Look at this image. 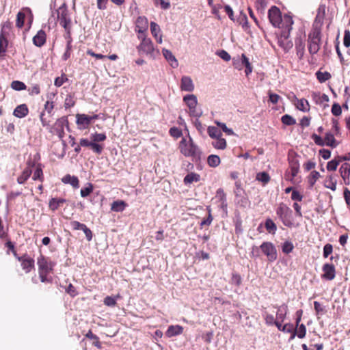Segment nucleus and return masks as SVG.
<instances>
[{
	"label": "nucleus",
	"instance_id": "nucleus-22",
	"mask_svg": "<svg viewBox=\"0 0 350 350\" xmlns=\"http://www.w3.org/2000/svg\"><path fill=\"white\" fill-rule=\"evenodd\" d=\"M148 27V21L145 16H139L136 20V28L139 33H144Z\"/></svg>",
	"mask_w": 350,
	"mask_h": 350
},
{
	"label": "nucleus",
	"instance_id": "nucleus-19",
	"mask_svg": "<svg viewBox=\"0 0 350 350\" xmlns=\"http://www.w3.org/2000/svg\"><path fill=\"white\" fill-rule=\"evenodd\" d=\"M297 55L299 59H301L305 53V40L301 37L296 38L295 40Z\"/></svg>",
	"mask_w": 350,
	"mask_h": 350
},
{
	"label": "nucleus",
	"instance_id": "nucleus-32",
	"mask_svg": "<svg viewBox=\"0 0 350 350\" xmlns=\"http://www.w3.org/2000/svg\"><path fill=\"white\" fill-rule=\"evenodd\" d=\"M126 206V204L123 200H116L113 202L111 206V210L114 212H122Z\"/></svg>",
	"mask_w": 350,
	"mask_h": 350
},
{
	"label": "nucleus",
	"instance_id": "nucleus-33",
	"mask_svg": "<svg viewBox=\"0 0 350 350\" xmlns=\"http://www.w3.org/2000/svg\"><path fill=\"white\" fill-rule=\"evenodd\" d=\"M325 145L332 148H336L338 143L336 142L334 135L331 133H327L325 136Z\"/></svg>",
	"mask_w": 350,
	"mask_h": 350
},
{
	"label": "nucleus",
	"instance_id": "nucleus-1",
	"mask_svg": "<svg viewBox=\"0 0 350 350\" xmlns=\"http://www.w3.org/2000/svg\"><path fill=\"white\" fill-rule=\"evenodd\" d=\"M268 17L273 27L284 29L282 34L285 38H287L293 24L292 18L287 15L282 18L280 10L276 6H272L269 10Z\"/></svg>",
	"mask_w": 350,
	"mask_h": 350
},
{
	"label": "nucleus",
	"instance_id": "nucleus-15",
	"mask_svg": "<svg viewBox=\"0 0 350 350\" xmlns=\"http://www.w3.org/2000/svg\"><path fill=\"white\" fill-rule=\"evenodd\" d=\"M322 271L323 272L321 276L322 278L326 280H332L334 279L336 276V269L334 265L329 263L324 264L322 267Z\"/></svg>",
	"mask_w": 350,
	"mask_h": 350
},
{
	"label": "nucleus",
	"instance_id": "nucleus-6",
	"mask_svg": "<svg viewBox=\"0 0 350 350\" xmlns=\"http://www.w3.org/2000/svg\"><path fill=\"white\" fill-rule=\"evenodd\" d=\"M64 126L68 129V120L66 116H62L57 120L53 127L51 128V133L56 134L60 139L64 137Z\"/></svg>",
	"mask_w": 350,
	"mask_h": 350
},
{
	"label": "nucleus",
	"instance_id": "nucleus-53",
	"mask_svg": "<svg viewBox=\"0 0 350 350\" xmlns=\"http://www.w3.org/2000/svg\"><path fill=\"white\" fill-rule=\"evenodd\" d=\"M238 22L239 23L240 25H242L243 28L246 29L249 27L247 16L242 12L240 13V16L238 18Z\"/></svg>",
	"mask_w": 350,
	"mask_h": 350
},
{
	"label": "nucleus",
	"instance_id": "nucleus-12",
	"mask_svg": "<svg viewBox=\"0 0 350 350\" xmlns=\"http://www.w3.org/2000/svg\"><path fill=\"white\" fill-rule=\"evenodd\" d=\"M138 52L146 55H152L154 51L153 43L150 39L144 38L137 46Z\"/></svg>",
	"mask_w": 350,
	"mask_h": 350
},
{
	"label": "nucleus",
	"instance_id": "nucleus-62",
	"mask_svg": "<svg viewBox=\"0 0 350 350\" xmlns=\"http://www.w3.org/2000/svg\"><path fill=\"white\" fill-rule=\"evenodd\" d=\"M332 113L335 116H338L342 113V109L339 104L334 103L332 107Z\"/></svg>",
	"mask_w": 350,
	"mask_h": 350
},
{
	"label": "nucleus",
	"instance_id": "nucleus-14",
	"mask_svg": "<svg viewBox=\"0 0 350 350\" xmlns=\"http://www.w3.org/2000/svg\"><path fill=\"white\" fill-rule=\"evenodd\" d=\"M79 144L83 147H90L93 152L98 154H101L103 150L102 145L93 142L92 139L90 141L86 138H82L80 139Z\"/></svg>",
	"mask_w": 350,
	"mask_h": 350
},
{
	"label": "nucleus",
	"instance_id": "nucleus-38",
	"mask_svg": "<svg viewBox=\"0 0 350 350\" xmlns=\"http://www.w3.org/2000/svg\"><path fill=\"white\" fill-rule=\"evenodd\" d=\"M265 227L269 233L273 234H274L277 230V226L275 224L270 218L266 219L265 223Z\"/></svg>",
	"mask_w": 350,
	"mask_h": 350
},
{
	"label": "nucleus",
	"instance_id": "nucleus-51",
	"mask_svg": "<svg viewBox=\"0 0 350 350\" xmlns=\"http://www.w3.org/2000/svg\"><path fill=\"white\" fill-rule=\"evenodd\" d=\"M93 191V185L92 183H88V186L81 189V196L83 198L88 196Z\"/></svg>",
	"mask_w": 350,
	"mask_h": 350
},
{
	"label": "nucleus",
	"instance_id": "nucleus-58",
	"mask_svg": "<svg viewBox=\"0 0 350 350\" xmlns=\"http://www.w3.org/2000/svg\"><path fill=\"white\" fill-rule=\"evenodd\" d=\"M278 329L283 332L290 333L293 332L294 327L293 325L291 323H286L284 325L281 324V327Z\"/></svg>",
	"mask_w": 350,
	"mask_h": 350
},
{
	"label": "nucleus",
	"instance_id": "nucleus-27",
	"mask_svg": "<svg viewBox=\"0 0 350 350\" xmlns=\"http://www.w3.org/2000/svg\"><path fill=\"white\" fill-rule=\"evenodd\" d=\"M183 101L185 103L189 109L197 107L198 99L194 94H187L183 97Z\"/></svg>",
	"mask_w": 350,
	"mask_h": 350
},
{
	"label": "nucleus",
	"instance_id": "nucleus-31",
	"mask_svg": "<svg viewBox=\"0 0 350 350\" xmlns=\"http://www.w3.org/2000/svg\"><path fill=\"white\" fill-rule=\"evenodd\" d=\"M297 99V103H295L296 107L299 111L303 112H308L310 110V105L308 101L305 98Z\"/></svg>",
	"mask_w": 350,
	"mask_h": 350
},
{
	"label": "nucleus",
	"instance_id": "nucleus-61",
	"mask_svg": "<svg viewBox=\"0 0 350 350\" xmlns=\"http://www.w3.org/2000/svg\"><path fill=\"white\" fill-rule=\"evenodd\" d=\"M333 252L332 245L329 243H327L323 247V256L324 258H327L329 255H330Z\"/></svg>",
	"mask_w": 350,
	"mask_h": 350
},
{
	"label": "nucleus",
	"instance_id": "nucleus-40",
	"mask_svg": "<svg viewBox=\"0 0 350 350\" xmlns=\"http://www.w3.org/2000/svg\"><path fill=\"white\" fill-rule=\"evenodd\" d=\"M256 179L263 184H267L270 180V176L267 172H262L256 174Z\"/></svg>",
	"mask_w": 350,
	"mask_h": 350
},
{
	"label": "nucleus",
	"instance_id": "nucleus-60",
	"mask_svg": "<svg viewBox=\"0 0 350 350\" xmlns=\"http://www.w3.org/2000/svg\"><path fill=\"white\" fill-rule=\"evenodd\" d=\"M343 44L347 48H349L350 46V31L349 29L345 30Z\"/></svg>",
	"mask_w": 350,
	"mask_h": 350
},
{
	"label": "nucleus",
	"instance_id": "nucleus-56",
	"mask_svg": "<svg viewBox=\"0 0 350 350\" xmlns=\"http://www.w3.org/2000/svg\"><path fill=\"white\" fill-rule=\"evenodd\" d=\"M325 186L332 191H335L336 189V180L330 176L329 180H326Z\"/></svg>",
	"mask_w": 350,
	"mask_h": 350
},
{
	"label": "nucleus",
	"instance_id": "nucleus-16",
	"mask_svg": "<svg viewBox=\"0 0 350 350\" xmlns=\"http://www.w3.org/2000/svg\"><path fill=\"white\" fill-rule=\"evenodd\" d=\"M27 164V167L23 171L21 175L17 178V183L18 184H24L32 173L31 167L34 166V163L31 161H28Z\"/></svg>",
	"mask_w": 350,
	"mask_h": 350
},
{
	"label": "nucleus",
	"instance_id": "nucleus-54",
	"mask_svg": "<svg viewBox=\"0 0 350 350\" xmlns=\"http://www.w3.org/2000/svg\"><path fill=\"white\" fill-rule=\"evenodd\" d=\"M243 57L241 56V57H237V58H233L232 59V64L234 67L240 70L242 69L243 66Z\"/></svg>",
	"mask_w": 350,
	"mask_h": 350
},
{
	"label": "nucleus",
	"instance_id": "nucleus-49",
	"mask_svg": "<svg viewBox=\"0 0 350 350\" xmlns=\"http://www.w3.org/2000/svg\"><path fill=\"white\" fill-rule=\"evenodd\" d=\"M150 31H151L152 35L155 38H157V37L161 31V29L158 24L152 21V22H150Z\"/></svg>",
	"mask_w": 350,
	"mask_h": 350
},
{
	"label": "nucleus",
	"instance_id": "nucleus-5",
	"mask_svg": "<svg viewBox=\"0 0 350 350\" xmlns=\"http://www.w3.org/2000/svg\"><path fill=\"white\" fill-rule=\"evenodd\" d=\"M11 29L10 23H4L1 29L0 33V57H4L8 46V40L7 36Z\"/></svg>",
	"mask_w": 350,
	"mask_h": 350
},
{
	"label": "nucleus",
	"instance_id": "nucleus-36",
	"mask_svg": "<svg viewBox=\"0 0 350 350\" xmlns=\"http://www.w3.org/2000/svg\"><path fill=\"white\" fill-rule=\"evenodd\" d=\"M215 139V140L212 142V146L215 148L224 150L226 148V141L224 138L221 137V136Z\"/></svg>",
	"mask_w": 350,
	"mask_h": 350
},
{
	"label": "nucleus",
	"instance_id": "nucleus-41",
	"mask_svg": "<svg viewBox=\"0 0 350 350\" xmlns=\"http://www.w3.org/2000/svg\"><path fill=\"white\" fill-rule=\"evenodd\" d=\"M106 138H107V136L105 133H95L91 134V135H90V139L92 140V142L94 143H97V144L98 142L105 141L106 139Z\"/></svg>",
	"mask_w": 350,
	"mask_h": 350
},
{
	"label": "nucleus",
	"instance_id": "nucleus-8",
	"mask_svg": "<svg viewBox=\"0 0 350 350\" xmlns=\"http://www.w3.org/2000/svg\"><path fill=\"white\" fill-rule=\"evenodd\" d=\"M38 273H49L53 269L55 262L49 260L46 257L40 255L37 260Z\"/></svg>",
	"mask_w": 350,
	"mask_h": 350
},
{
	"label": "nucleus",
	"instance_id": "nucleus-59",
	"mask_svg": "<svg viewBox=\"0 0 350 350\" xmlns=\"http://www.w3.org/2000/svg\"><path fill=\"white\" fill-rule=\"evenodd\" d=\"M297 331V336L299 338H303L305 337L306 334V327L304 324H301Z\"/></svg>",
	"mask_w": 350,
	"mask_h": 350
},
{
	"label": "nucleus",
	"instance_id": "nucleus-25",
	"mask_svg": "<svg viewBox=\"0 0 350 350\" xmlns=\"http://www.w3.org/2000/svg\"><path fill=\"white\" fill-rule=\"evenodd\" d=\"M162 53L164 57L170 64L172 67L176 68L178 66L177 59L170 50L163 49Z\"/></svg>",
	"mask_w": 350,
	"mask_h": 350
},
{
	"label": "nucleus",
	"instance_id": "nucleus-21",
	"mask_svg": "<svg viewBox=\"0 0 350 350\" xmlns=\"http://www.w3.org/2000/svg\"><path fill=\"white\" fill-rule=\"evenodd\" d=\"M29 113V109L26 104L18 105L14 110L13 115L18 118H25Z\"/></svg>",
	"mask_w": 350,
	"mask_h": 350
},
{
	"label": "nucleus",
	"instance_id": "nucleus-43",
	"mask_svg": "<svg viewBox=\"0 0 350 350\" xmlns=\"http://www.w3.org/2000/svg\"><path fill=\"white\" fill-rule=\"evenodd\" d=\"M294 249V245L291 241H286L282 245V250L284 254L291 253Z\"/></svg>",
	"mask_w": 350,
	"mask_h": 350
},
{
	"label": "nucleus",
	"instance_id": "nucleus-18",
	"mask_svg": "<svg viewBox=\"0 0 350 350\" xmlns=\"http://www.w3.org/2000/svg\"><path fill=\"white\" fill-rule=\"evenodd\" d=\"M312 97L317 105H323V103H325L323 105V108H326L327 107H328V104L327 103L329 102V98L327 94H321L320 92H313L312 94Z\"/></svg>",
	"mask_w": 350,
	"mask_h": 350
},
{
	"label": "nucleus",
	"instance_id": "nucleus-46",
	"mask_svg": "<svg viewBox=\"0 0 350 350\" xmlns=\"http://www.w3.org/2000/svg\"><path fill=\"white\" fill-rule=\"evenodd\" d=\"M242 57H243V66H245V73L246 76H248L252 72V66L245 54H242Z\"/></svg>",
	"mask_w": 350,
	"mask_h": 350
},
{
	"label": "nucleus",
	"instance_id": "nucleus-45",
	"mask_svg": "<svg viewBox=\"0 0 350 350\" xmlns=\"http://www.w3.org/2000/svg\"><path fill=\"white\" fill-rule=\"evenodd\" d=\"M215 124L222 129V131L226 133L228 135H234V133L232 129H229L227 127L226 124L225 123L215 121Z\"/></svg>",
	"mask_w": 350,
	"mask_h": 350
},
{
	"label": "nucleus",
	"instance_id": "nucleus-64",
	"mask_svg": "<svg viewBox=\"0 0 350 350\" xmlns=\"http://www.w3.org/2000/svg\"><path fill=\"white\" fill-rule=\"evenodd\" d=\"M216 198L218 199L219 202H222L227 200L226 195L223 189L219 188L216 191Z\"/></svg>",
	"mask_w": 350,
	"mask_h": 350
},
{
	"label": "nucleus",
	"instance_id": "nucleus-28",
	"mask_svg": "<svg viewBox=\"0 0 350 350\" xmlns=\"http://www.w3.org/2000/svg\"><path fill=\"white\" fill-rule=\"evenodd\" d=\"M263 317L265 319V323L267 325H275L277 328H280L281 327V322L277 321L273 314L265 312L263 314Z\"/></svg>",
	"mask_w": 350,
	"mask_h": 350
},
{
	"label": "nucleus",
	"instance_id": "nucleus-10",
	"mask_svg": "<svg viewBox=\"0 0 350 350\" xmlns=\"http://www.w3.org/2000/svg\"><path fill=\"white\" fill-rule=\"evenodd\" d=\"M234 203L237 206L241 208H246L250 206V201L248 196L246 194L245 191H239L238 193H234Z\"/></svg>",
	"mask_w": 350,
	"mask_h": 350
},
{
	"label": "nucleus",
	"instance_id": "nucleus-34",
	"mask_svg": "<svg viewBox=\"0 0 350 350\" xmlns=\"http://www.w3.org/2000/svg\"><path fill=\"white\" fill-rule=\"evenodd\" d=\"M290 168L291 171L292 177L294 178L297 176L299 172V161L294 158L289 161Z\"/></svg>",
	"mask_w": 350,
	"mask_h": 350
},
{
	"label": "nucleus",
	"instance_id": "nucleus-57",
	"mask_svg": "<svg viewBox=\"0 0 350 350\" xmlns=\"http://www.w3.org/2000/svg\"><path fill=\"white\" fill-rule=\"evenodd\" d=\"M154 4L156 5H160L163 10H168L170 8V2L165 0H154Z\"/></svg>",
	"mask_w": 350,
	"mask_h": 350
},
{
	"label": "nucleus",
	"instance_id": "nucleus-26",
	"mask_svg": "<svg viewBox=\"0 0 350 350\" xmlns=\"http://www.w3.org/2000/svg\"><path fill=\"white\" fill-rule=\"evenodd\" d=\"M66 202V200L64 198H52L49 200V207L51 211H55L60 206H62L63 205V204L65 203Z\"/></svg>",
	"mask_w": 350,
	"mask_h": 350
},
{
	"label": "nucleus",
	"instance_id": "nucleus-52",
	"mask_svg": "<svg viewBox=\"0 0 350 350\" xmlns=\"http://www.w3.org/2000/svg\"><path fill=\"white\" fill-rule=\"evenodd\" d=\"M341 176L345 178V176H349L350 174V165L348 163H344L340 168Z\"/></svg>",
	"mask_w": 350,
	"mask_h": 350
},
{
	"label": "nucleus",
	"instance_id": "nucleus-17",
	"mask_svg": "<svg viewBox=\"0 0 350 350\" xmlns=\"http://www.w3.org/2000/svg\"><path fill=\"white\" fill-rule=\"evenodd\" d=\"M180 88L182 91L191 92L195 86L191 78L189 76H183L180 80Z\"/></svg>",
	"mask_w": 350,
	"mask_h": 350
},
{
	"label": "nucleus",
	"instance_id": "nucleus-35",
	"mask_svg": "<svg viewBox=\"0 0 350 350\" xmlns=\"http://www.w3.org/2000/svg\"><path fill=\"white\" fill-rule=\"evenodd\" d=\"M220 162V157L216 154H211L207 158V163L211 167H217Z\"/></svg>",
	"mask_w": 350,
	"mask_h": 350
},
{
	"label": "nucleus",
	"instance_id": "nucleus-44",
	"mask_svg": "<svg viewBox=\"0 0 350 350\" xmlns=\"http://www.w3.org/2000/svg\"><path fill=\"white\" fill-rule=\"evenodd\" d=\"M282 122L288 126L293 125L296 123V120L290 115L285 114L281 118Z\"/></svg>",
	"mask_w": 350,
	"mask_h": 350
},
{
	"label": "nucleus",
	"instance_id": "nucleus-55",
	"mask_svg": "<svg viewBox=\"0 0 350 350\" xmlns=\"http://www.w3.org/2000/svg\"><path fill=\"white\" fill-rule=\"evenodd\" d=\"M25 17V14L22 12L18 13L16 22V27H18V28H21L24 25Z\"/></svg>",
	"mask_w": 350,
	"mask_h": 350
},
{
	"label": "nucleus",
	"instance_id": "nucleus-39",
	"mask_svg": "<svg viewBox=\"0 0 350 350\" xmlns=\"http://www.w3.org/2000/svg\"><path fill=\"white\" fill-rule=\"evenodd\" d=\"M207 133L210 137L213 139L218 138L221 136H222V134L220 131V130L215 127V126H208L207 129Z\"/></svg>",
	"mask_w": 350,
	"mask_h": 350
},
{
	"label": "nucleus",
	"instance_id": "nucleus-23",
	"mask_svg": "<svg viewBox=\"0 0 350 350\" xmlns=\"http://www.w3.org/2000/svg\"><path fill=\"white\" fill-rule=\"evenodd\" d=\"M183 332V327L181 325H170L168 327L165 334L167 337H173L182 334Z\"/></svg>",
	"mask_w": 350,
	"mask_h": 350
},
{
	"label": "nucleus",
	"instance_id": "nucleus-3",
	"mask_svg": "<svg viewBox=\"0 0 350 350\" xmlns=\"http://www.w3.org/2000/svg\"><path fill=\"white\" fill-rule=\"evenodd\" d=\"M321 31L319 28L313 27L308 33V49L311 55L317 54L321 46Z\"/></svg>",
	"mask_w": 350,
	"mask_h": 350
},
{
	"label": "nucleus",
	"instance_id": "nucleus-48",
	"mask_svg": "<svg viewBox=\"0 0 350 350\" xmlns=\"http://www.w3.org/2000/svg\"><path fill=\"white\" fill-rule=\"evenodd\" d=\"M207 211H208V217H207V218L204 219L201 221V222H200L201 227H203L204 226H210L212 223L213 217L211 215V208L209 206H208Z\"/></svg>",
	"mask_w": 350,
	"mask_h": 350
},
{
	"label": "nucleus",
	"instance_id": "nucleus-29",
	"mask_svg": "<svg viewBox=\"0 0 350 350\" xmlns=\"http://www.w3.org/2000/svg\"><path fill=\"white\" fill-rule=\"evenodd\" d=\"M62 182L65 184H70L75 188L79 187L78 178L75 176H70V174L64 176L62 178Z\"/></svg>",
	"mask_w": 350,
	"mask_h": 350
},
{
	"label": "nucleus",
	"instance_id": "nucleus-37",
	"mask_svg": "<svg viewBox=\"0 0 350 350\" xmlns=\"http://www.w3.org/2000/svg\"><path fill=\"white\" fill-rule=\"evenodd\" d=\"M315 75H316L317 79H318V81L320 83H324L326 81L330 79L332 77L331 74L327 71L321 72V71L319 70L316 72Z\"/></svg>",
	"mask_w": 350,
	"mask_h": 350
},
{
	"label": "nucleus",
	"instance_id": "nucleus-24",
	"mask_svg": "<svg viewBox=\"0 0 350 350\" xmlns=\"http://www.w3.org/2000/svg\"><path fill=\"white\" fill-rule=\"evenodd\" d=\"M46 42V33L44 31L40 30L37 34L33 38V43L36 46L40 47L44 44Z\"/></svg>",
	"mask_w": 350,
	"mask_h": 350
},
{
	"label": "nucleus",
	"instance_id": "nucleus-63",
	"mask_svg": "<svg viewBox=\"0 0 350 350\" xmlns=\"http://www.w3.org/2000/svg\"><path fill=\"white\" fill-rule=\"evenodd\" d=\"M104 304L107 306H109V307H113V306H115L116 304V300L114 297H111V296H107L105 299H104Z\"/></svg>",
	"mask_w": 350,
	"mask_h": 350
},
{
	"label": "nucleus",
	"instance_id": "nucleus-7",
	"mask_svg": "<svg viewBox=\"0 0 350 350\" xmlns=\"http://www.w3.org/2000/svg\"><path fill=\"white\" fill-rule=\"evenodd\" d=\"M260 248L262 252L267 257L269 261L273 262L277 259V250L271 242H263L260 245Z\"/></svg>",
	"mask_w": 350,
	"mask_h": 350
},
{
	"label": "nucleus",
	"instance_id": "nucleus-11",
	"mask_svg": "<svg viewBox=\"0 0 350 350\" xmlns=\"http://www.w3.org/2000/svg\"><path fill=\"white\" fill-rule=\"evenodd\" d=\"M76 123L81 129H85L89 126L93 120L98 118V115L88 116L86 114H77L76 116Z\"/></svg>",
	"mask_w": 350,
	"mask_h": 350
},
{
	"label": "nucleus",
	"instance_id": "nucleus-30",
	"mask_svg": "<svg viewBox=\"0 0 350 350\" xmlns=\"http://www.w3.org/2000/svg\"><path fill=\"white\" fill-rule=\"evenodd\" d=\"M200 176L198 174L194 173V172H190L185 176L183 182H184L185 185H187L193 183V182H196V183L198 182V181H200Z\"/></svg>",
	"mask_w": 350,
	"mask_h": 350
},
{
	"label": "nucleus",
	"instance_id": "nucleus-2",
	"mask_svg": "<svg viewBox=\"0 0 350 350\" xmlns=\"http://www.w3.org/2000/svg\"><path fill=\"white\" fill-rule=\"evenodd\" d=\"M178 148L181 154L186 157H191L193 161L200 160L202 152L190 136L188 139L183 137L179 143Z\"/></svg>",
	"mask_w": 350,
	"mask_h": 350
},
{
	"label": "nucleus",
	"instance_id": "nucleus-9",
	"mask_svg": "<svg viewBox=\"0 0 350 350\" xmlns=\"http://www.w3.org/2000/svg\"><path fill=\"white\" fill-rule=\"evenodd\" d=\"M58 19L60 25L64 27V29H68L71 27V19L68 10L66 7L62 6L59 8Z\"/></svg>",
	"mask_w": 350,
	"mask_h": 350
},
{
	"label": "nucleus",
	"instance_id": "nucleus-13",
	"mask_svg": "<svg viewBox=\"0 0 350 350\" xmlns=\"http://www.w3.org/2000/svg\"><path fill=\"white\" fill-rule=\"evenodd\" d=\"M18 260L21 262L22 269L26 273H29L34 268V260L27 254L18 258Z\"/></svg>",
	"mask_w": 350,
	"mask_h": 350
},
{
	"label": "nucleus",
	"instance_id": "nucleus-50",
	"mask_svg": "<svg viewBox=\"0 0 350 350\" xmlns=\"http://www.w3.org/2000/svg\"><path fill=\"white\" fill-rule=\"evenodd\" d=\"M169 133L172 137H173L176 139L179 138L183 135L182 130L176 126L170 128V131H169Z\"/></svg>",
	"mask_w": 350,
	"mask_h": 350
},
{
	"label": "nucleus",
	"instance_id": "nucleus-4",
	"mask_svg": "<svg viewBox=\"0 0 350 350\" xmlns=\"http://www.w3.org/2000/svg\"><path fill=\"white\" fill-rule=\"evenodd\" d=\"M276 214L282 224L287 227H292L293 222L291 220L292 210L285 204L280 203L276 209Z\"/></svg>",
	"mask_w": 350,
	"mask_h": 350
},
{
	"label": "nucleus",
	"instance_id": "nucleus-20",
	"mask_svg": "<svg viewBox=\"0 0 350 350\" xmlns=\"http://www.w3.org/2000/svg\"><path fill=\"white\" fill-rule=\"evenodd\" d=\"M274 308L277 309L276 312V320L281 323H283L286 319L288 312V306L286 304H283L281 306H273Z\"/></svg>",
	"mask_w": 350,
	"mask_h": 350
},
{
	"label": "nucleus",
	"instance_id": "nucleus-47",
	"mask_svg": "<svg viewBox=\"0 0 350 350\" xmlns=\"http://www.w3.org/2000/svg\"><path fill=\"white\" fill-rule=\"evenodd\" d=\"M11 88L17 91H21L26 89V85L19 81H13L11 83Z\"/></svg>",
	"mask_w": 350,
	"mask_h": 350
},
{
	"label": "nucleus",
	"instance_id": "nucleus-42",
	"mask_svg": "<svg viewBox=\"0 0 350 350\" xmlns=\"http://www.w3.org/2000/svg\"><path fill=\"white\" fill-rule=\"evenodd\" d=\"M319 177L320 174L317 171L314 170L311 172L308 177V183L310 187H312L314 186L316 181L319 179Z\"/></svg>",
	"mask_w": 350,
	"mask_h": 350
}]
</instances>
